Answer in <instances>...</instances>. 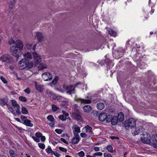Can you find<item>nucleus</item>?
Segmentation results:
<instances>
[{"label":"nucleus","instance_id":"obj_1","mask_svg":"<svg viewBox=\"0 0 157 157\" xmlns=\"http://www.w3.org/2000/svg\"><path fill=\"white\" fill-rule=\"evenodd\" d=\"M23 46V43L19 40L16 41V45H13L10 48V52L13 56L16 57H20L19 53Z\"/></svg>","mask_w":157,"mask_h":157},{"label":"nucleus","instance_id":"obj_2","mask_svg":"<svg viewBox=\"0 0 157 157\" xmlns=\"http://www.w3.org/2000/svg\"><path fill=\"white\" fill-rule=\"evenodd\" d=\"M18 66L20 69L22 70L25 69L27 67L31 68L33 66L32 63H29V61L26 59H23L18 62Z\"/></svg>","mask_w":157,"mask_h":157},{"label":"nucleus","instance_id":"obj_3","mask_svg":"<svg viewBox=\"0 0 157 157\" xmlns=\"http://www.w3.org/2000/svg\"><path fill=\"white\" fill-rule=\"evenodd\" d=\"M124 124L126 129H128L129 128L134 129L136 126V121L133 118H129L125 121Z\"/></svg>","mask_w":157,"mask_h":157},{"label":"nucleus","instance_id":"obj_4","mask_svg":"<svg viewBox=\"0 0 157 157\" xmlns=\"http://www.w3.org/2000/svg\"><path fill=\"white\" fill-rule=\"evenodd\" d=\"M75 86L74 85L70 84L67 86L64 84L63 85V88L66 91V93L69 94L71 95L75 93Z\"/></svg>","mask_w":157,"mask_h":157},{"label":"nucleus","instance_id":"obj_5","mask_svg":"<svg viewBox=\"0 0 157 157\" xmlns=\"http://www.w3.org/2000/svg\"><path fill=\"white\" fill-rule=\"evenodd\" d=\"M11 56L8 54H4L0 57V60L7 63H10L11 61Z\"/></svg>","mask_w":157,"mask_h":157},{"label":"nucleus","instance_id":"obj_6","mask_svg":"<svg viewBox=\"0 0 157 157\" xmlns=\"http://www.w3.org/2000/svg\"><path fill=\"white\" fill-rule=\"evenodd\" d=\"M42 77L45 81H50L52 78V75L48 72L44 73L42 75Z\"/></svg>","mask_w":157,"mask_h":157},{"label":"nucleus","instance_id":"obj_7","mask_svg":"<svg viewBox=\"0 0 157 157\" xmlns=\"http://www.w3.org/2000/svg\"><path fill=\"white\" fill-rule=\"evenodd\" d=\"M141 140L142 142L144 144H149L151 142L150 138L147 137V134L146 135L144 133L142 134Z\"/></svg>","mask_w":157,"mask_h":157},{"label":"nucleus","instance_id":"obj_8","mask_svg":"<svg viewBox=\"0 0 157 157\" xmlns=\"http://www.w3.org/2000/svg\"><path fill=\"white\" fill-rule=\"evenodd\" d=\"M74 136L71 140V143L73 144H77L80 140V136L78 133L74 132Z\"/></svg>","mask_w":157,"mask_h":157},{"label":"nucleus","instance_id":"obj_9","mask_svg":"<svg viewBox=\"0 0 157 157\" xmlns=\"http://www.w3.org/2000/svg\"><path fill=\"white\" fill-rule=\"evenodd\" d=\"M72 117L78 120H81V115L80 112L76 110L74 112L72 113Z\"/></svg>","mask_w":157,"mask_h":157},{"label":"nucleus","instance_id":"obj_10","mask_svg":"<svg viewBox=\"0 0 157 157\" xmlns=\"http://www.w3.org/2000/svg\"><path fill=\"white\" fill-rule=\"evenodd\" d=\"M11 102L13 107L17 109L16 110V113L18 114L21 113L20 111V107L19 105L17 104V102L14 100H12Z\"/></svg>","mask_w":157,"mask_h":157},{"label":"nucleus","instance_id":"obj_11","mask_svg":"<svg viewBox=\"0 0 157 157\" xmlns=\"http://www.w3.org/2000/svg\"><path fill=\"white\" fill-rule=\"evenodd\" d=\"M142 129V128L141 126L135 128H134V129L132 128V133L134 135H138L141 131Z\"/></svg>","mask_w":157,"mask_h":157},{"label":"nucleus","instance_id":"obj_12","mask_svg":"<svg viewBox=\"0 0 157 157\" xmlns=\"http://www.w3.org/2000/svg\"><path fill=\"white\" fill-rule=\"evenodd\" d=\"M33 57L34 58V62L36 64L39 63L41 61V58L40 56L36 53H33Z\"/></svg>","mask_w":157,"mask_h":157},{"label":"nucleus","instance_id":"obj_13","mask_svg":"<svg viewBox=\"0 0 157 157\" xmlns=\"http://www.w3.org/2000/svg\"><path fill=\"white\" fill-rule=\"evenodd\" d=\"M85 129L86 132L88 133L90 135H92L94 134L93 132V129L92 127L89 125H86L83 129Z\"/></svg>","mask_w":157,"mask_h":157},{"label":"nucleus","instance_id":"obj_14","mask_svg":"<svg viewBox=\"0 0 157 157\" xmlns=\"http://www.w3.org/2000/svg\"><path fill=\"white\" fill-rule=\"evenodd\" d=\"M106 113L104 112L100 113L98 117L99 120L101 121H105L106 118Z\"/></svg>","mask_w":157,"mask_h":157},{"label":"nucleus","instance_id":"obj_15","mask_svg":"<svg viewBox=\"0 0 157 157\" xmlns=\"http://www.w3.org/2000/svg\"><path fill=\"white\" fill-rule=\"evenodd\" d=\"M35 86L36 89L38 91L40 92H42L43 91V88L42 87L41 85L38 84L36 82H35Z\"/></svg>","mask_w":157,"mask_h":157},{"label":"nucleus","instance_id":"obj_16","mask_svg":"<svg viewBox=\"0 0 157 157\" xmlns=\"http://www.w3.org/2000/svg\"><path fill=\"white\" fill-rule=\"evenodd\" d=\"M36 36L39 41L40 42L44 40V36L41 33L37 32L36 33Z\"/></svg>","mask_w":157,"mask_h":157},{"label":"nucleus","instance_id":"obj_17","mask_svg":"<svg viewBox=\"0 0 157 157\" xmlns=\"http://www.w3.org/2000/svg\"><path fill=\"white\" fill-rule=\"evenodd\" d=\"M58 79L59 77L58 76H56L52 81L49 84V85L52 87L55 86L57 82Z\"/></svg>","mask_w":157,"mask_h":157},{"label":"nucleus","instance_id":"obj_18","mask_svg":"<svg viewBox=\"0 0 157 157\" xmlns=\"http://www.w3.org/2000/svg\"><path fill=\"white\" fill-rule=\"evenodd\" d=\"M47 67V66L44 63H40L38 66V69L39 70H41L44 69Z\"/></svg>","mask_w":157,"mask_h":157},{"label":"nucleus","instance_id":"obj_19","mask_svg":"<svg viewBox=\"0 0 157 157\" xmlns=\"http://www.w3.org/2000/svg\"><path fill=\"white\" fill-rule=\"evenodd\" d=\"M73 128H74V130L73 132H74L75 133H78L80 132V128L76 124H75L72 127Z\"/></svg>","mask_w":157,"mask_h":157},{"label":"nucleus","instance_id":"obj_20","mask_svg":"<svg viewBox=\"0 0 157 157\" xmlns=\"http://www.w3.org/2000/svg\"><path fill=\"white\" fill-rule=\"evenodd\" d=\"M84 111L85 112L88 113L91 110V107L89 105H86L83 107Z\"/></svg>","mask_w":157,"mask_h":157},{"label":"nucleus","instance_id":"obj_21","mask_svg":"<svg viewBox=\"0 0 157 157\" xmlns=\"http://www.w3.org/2000/svg\"><path fill=\"white\" fill-rule=\"evenodd\" d=\"M118 122V118L116 117H113L111 121V124L114 125L117 124Z\"/></svg>","mask_w":157,"mask_h":157},{"label":"nucleus","instance_id":"obj_22","mask_svg":"<svg viewBox=\"0 0 157 157\" xmlns=\"http://www.w3.org/2000/svg\"><path fill=\"white\" fill-rule=\"evenodd\" d=\"M104 104L102 102H99L98 103L97 105V107L98 109L99 110H102L104 108Z\"/></svg>","mask_w":157,"mask_h":157},{"label":"nucleus","instance_id":"obj_23","mask_svg":"<svg viewBox=\"0 0 157 157\" xmlns=\"http://www.w3.org/2000/svg\"><path fill=\"white\" fill-rule=\"evenodd\" d=\"M24 57L27 59H31L32 58V55L30 52H28L24 54Z\"/></svg>","mask_w":157,"mask_h":157},{"label":"nucleus","instance_id":"obj_24","mask_svg":"<svg viewBox=\"0 0 157 157\" xmlns=\"http://www.w3.org/2000/svg\"><path fill=\"white\" fill-rule=\"evenodd\" d=\"M118 118L119 119V121L120 122L122 121L124 119V114L122 112H120L118 114Z\"/></svg>","mask_w":157,"mask_h":157},{"label":"nucleus","instance_id":"obj_25","mask_svg":"<svg viewBox=\"0 0 157 157\" xmlns=\"http://www.w3.org/2000/svg\"><path fill=\"white\" fill-rule=\"evenodd\" d=\"M24 124L26 126L29 127H32L33 126V124L31 123L30 120L27 119L26 121L24 122Z\"/></svg>","mask_w":157,"mask_h":157},{"label":"nucleus","instance_id":"obj_26","mask_svg":"<svg viewBox=\"0 0 157 157\" xmlns=\"http://www.w3.org/2000/svg\"><path fill=\"white\" fill-rule=\"evenodd\" d=\"M113 117V116L110 115H109L107 116L106 115V122H111Z\"/></svg>","mask_w":157,"mask_h":157},{"label":"nucleus","instance_id":"obj_27","mask_svg":"<svg viewBox=\"0 0 157 157\" xmlns=\"http://www.w3.org/2000/svg\"><path fill=\"white\" fill-rule=\"evenodd\" d=\"M109 33L111 36H112L115 37L117 35L116 33L111 29H110L109 30Z\"/></svg>","mask_w":157,"mask_h":157},{"label":"nucleus","instance_id":"obj_28","mask_svg":"<svg viewBox=\"0 0 157 157\" xmlns=\"http://www.w3.org/2000/svg\"><path fill=\"white\" fill-rule=\"evenodd\" d=\"M0 105L2 106H4L5 105H8L7 103V101L6 100L1 99H0Z\"/></svg>","mask_w":157,"mask_h":157},{"label":"nucleus","instance_id":"obj_29","mask_svg":"<svg viewBox=\"0 0 157 157\" xmlns=\"http://www.w3.org/2000/svg\"><path fill=\"white\" fill-rule=\"evenodd\" d=\"M46 152L48 154H52L53 151H52L51 147L48 146V147L45 149Z\"/></svg>","mask_w":157,"mask_h":157},{"label":"nucleus","instance_id":"obj_30","mask_svg":"<svg viewBox=\"0 0 157 157\" xmlns=\"http://www.w3.org/2000/svg\"><path fill=\"white\" fill-rule=\"evenodd\" d=\"M79 100L82 103H90L91 101L90 100L85 99H79Z\"/></svg>","mask_w":157,"mask_h":157},{"label":"nucleus","instance_id":"obj_31","mask_svg":"<svg viewBox=\"0 0 157 157\" xmlns=\"http://www.w3.org/2000/svg\"><path fill=\"white\" fill-rule=\"evenodd\" d=\"M21 112L22 113L24 114H26L28 113V111L27 109L24 107H22L21 108Z\"/></svg>","mask_w":157,"mask_h":157},{"label":"nucleus","instance_id":"obj_32","mask_svg":"<svg viewBox=\"0 0 157 157\" xmlns=\"http://www.w3.org/2000/svg\"><path fill=\"white\" fill-rule=\"evenodd\" d=\"M47 94L50 97H52L53 98V97L55 96V95L52 92L50 91H47Z\"/></svg>","mask_w":157,"mask_h":157},{"label":"nucleus","instance_id":"obj_33","mask_svg":"<svg viewBox=\"0 0 157 157\" xmlns=\"http://www.w3.org/2000/svg\"><path fill=\"white\" fill-rule=\"evenodd\" d=\"M52 110L53 112H56L59 109V108L54 105H52Z\"/></svg>","mask_w":157,"mask_h":157},{"label":"nucleus","instance_id":"obj_34","mask_svg":"<svg viewBox=\"0 0 157 157\" xmlns=\"http://www.w3.org/2000/svg\"><path fill=\"white\" fill-rule=\"evenodd\" d=\"M106 149L108 151L111 153L113 152V147L111 145H108L106 147Z\"/></svg>","mask_w":157,"mask_h":157},{"label":"nucleus","instance_id":"obj_35","mask_svg":"<svg viewBox=\"0 0 157 157\" xmlns=\"http://www.w3.org/2000/svg\"><path fill=\"white\" fill-rule=\"evenodd\" d=\"M47 119L50 121H53L54 120V118L52 115L48 116L47 117Z\"/></svg>","mask_w":157,"mask_h":157},{"label":"nucleus","instance_id":"obj_36","mask_svg":"<svg viewBox=\"0 0 157 157\" xmlns=\"http://www.w3.org/2000/svg\"><path fill=\"white\" fill-rule=\"evenodd\" d=\"M7 107H8V109L10 110L11 112L13 113V114H15V112L14 110L11 107H10V106H9V105H7Z\"/></svg>","mask_w":157,"mask_h":157},{"label":"nucleus","instance_id":"obj_37","mask_svg":"<svg viewBox=\"0 0 157 157\" xmlns=\"http://www.w3.org/2000/svg\"><path fill=\"white\" fill-rule=\"evenodd\" d=\"M19 99L20 101H22L26 102L27 101L26 98L24 96H20L19 97Z\"/></svg>","mask_w":157,"mask_h":157},{"label":"nucleus","instance_id":"obj_38","mask_svg":"<svg viewBox=\"0 0 157 157\" xmlns=\"http://www.w3.org/2000/svg\"><path fill=\"white\" fill-rule=\"evenodd\" d=\"M58 118L59 119L63 121H65L66 119V117H64L63 115H59Z\"/></svg>","mask_w":157,"mask_h":157},{"label":"nucleus","instance_id":"obj_39","mask_svg":"<svg viewBox=\"0 0 157 157\" xmlns=\"http://www.w3.org/2000/svg\"><path fill=\"white\" fill-rule=\"evenodd\" d=\"M9 153L11 157H14L16 155V154L14 153V151L13 150H10L9 151Z\"/></svg>","mask_w":157,"mask_h":157},{"label":"nucleus","instance_id":"obj_40","mask_svg":"<svg viewBox=\"0 0 157 157\" xmlns=\"http://www.w3.org/2000/svg\"><path fill=\"white\" fill-rule=\"evenodd\" d=\"M102 153L101 152H96L93 155V156L95 157L96 156H101L102 155Z\"/></svg>","mask_w":157,"mask_h":157},{"label":"nucleus","instance_id":"obj_41","mask_svg":"<svg viewBox=\"0 0 157 157\" xmlns=\"http://www.w3.org/2000/svg\"><path fill=\"white\" fill-rule=\"evenodd\" d=\"M38 145L40 148L42 149H44L45 148V145L44 144L38 143Z\"/></svg>","mask_w":157,"mask_h":157},{"label":"nucleus","instance_id":"obj_42","mask_svg":"<svg viewBox=\"0 0 157 157\" xmlns=\"http://www.w3.org/2000/svg\"><path fill=\"white\" fill-rule=\"evenodd\" d=\"M0 78L4 83L7 84V81L3 76H1L0 77Z\"/></svg>","mask_w":157,"mask_h":157},{"label":"nucleus","instance_id":"obj_43","mask_svg":"<svg viewBox=\"0 0 157 157\" xmlns=\"http://www.w3.org/2000/svg\"><path fill=\"white\" fill-rule=\"evenodd\" d=\"M59 149L61 151L64 152H66L67 151V150L66 148L63 147H59Z\"/></svg>","mask_w":157,"mask_h":157},{"label":"nucleus","instance_id":"obj_44","mask_svg":"<svg viewBox=\"0 0 157 157\" xmlns=\"http://www.w3.org/2000/svg\"><path fill=\"white\" fill-rule=\"evenodd\" d=\"M52 154H54L56 157H59L60 156V155L58 153L57 151H53Z\"/></svg>","mask_w":157,"mask_h":157},{"label":"nucleus","instance_id":"obj_45","mask_svg":"<svg viewBox=\"0 0 157 157\" xmlns=\"http://www.w3.org/2000/svg\"><path fill=\"white\" fill-rule=\"evenodd\" d=\"M20 118L22 121L24 123L27 120V117L23 116H21Z\"/></svg>","mask_w":157,"mask_h":157},{"label":"nucleus","instance_id":"obj_46","mask_svg":"<svg viewBox=\"0 0 157 157\" xmlns=\"http://www.w3.org/2000/svg\"><path fill=\"white\" fill-rule=\"evenodd\" d=\"M42 135V134L39 132H36L35 134L36 137L38 138H40Z\"/></svg>","mask_w":157,"mask_h":157},{"label":"nucleus","instance_id":"obj_47","mask_svg":"<svg viewBox=\"0 0 157 157\" xmlns=\"http://www.w3.org/2000/svg\"><path fill=\"white\" fill-rule=\"evenodd\" d=\"M32 138L36 142H39L40 141V140L39 138L35 137L34 136H32Z\"/></svg>","mask_w":157,"mask_h":157},{"label":"nucleus","instance_id":"obj_48","mask_svg":"<svg viewBox=\"0 0 157 157\" xmlns=\"http://www.w3.org/2000/svg\"><path fill=\"white\" fill-rule=\"evenodd\" d=\"M32 44H27L26 45V48L28 49H30L31 48Z\"/></svg>","mask_w":157,"mask_h":157},{"label":"nucleus","instance_id":"obj_49","mask_svg":"<svg viewBox=\"0 0 157 157\" xmlns=\"http://www.w3.org/2000/svg\"><path fill=\"white\" fill-rule=\"evenodd\" d=\"M78 154L79 156L81 157H83L84 156L85 153L83 151H81L78 153Z\"/></svg>","mask_w":157,"mask_h":157},{"label":"nucleus","instance_id":"obj_50","mask_svg":"<svg viewBox=\"0 0 157 157\" xmlns=\"http://www.w3.org/2000/svg\"><path fill=\"white\" fill-rule=\"evenodd\" d=\"M55 132L59 134H61L62 132V131L60 129H56L55 130Z\"/></svg>","mask_w":157,"mask_h":157},{"label":"nucleus","instance_id":"obj_51","mask_svg":"<svg viewBox=\"0 0 157 157\" xmlns=\"http://www.w3.org/2000/svg\"><path fill=\"white\" fill-rule=\"evenodd\" d=\"M80 135L82 138H85L87 136V135L85 133H81Z\"/></svg>","mask_w":157,"mask_h":157},{"label":"nucleus","instance_id":"obj_52","mask_svg":"<svg viewBox=\"0 0 157 157\" xmlns=\"http://www.w3.org/2000/svg\"><path fill=\"white\" fill-rule=\"evenodd\" d=\"M24 92L27 93V94H29L30 93V90L29 88H28L24 90Z\"/></svg>","mask_w":157,"mask_h":157},{"label":"nucleus","instance_id":"obj_53","mask_svg":"<svg viewBox=\"0 0 157 157\" xmlns=\"http://www.w3.org/2000/svg\"><path fill=\"white\" fill-rule=\"evenodd\" d=\"M104 157H113L111 155L106 153L104 154Z\"/></svg>","mask_w":157,"mask_h":157},{"label":"nucleus","instance_id":"obj_54","mask_svg":"<svg viewBox=\"0 0 157 157\" xmlns=\"http://www.w3.org/2000/svg\"><path fill=\"white\" fill-rule=\"evenodd\" d=\"M60 140L61 141L63 142L64 143H65L66 144H68V143L64 139L61 138H60Z\"/></svg>","mask_w":157,"mask_h":157},{"label":"nucleus","instance_id":"obj_55","mask_svg":"<svg viewBox=\"0 0 157 157\" xmlns=\"http://www.w3.org/2000/svg\"><path fill=\"white\" fill-rule=\"evenodd\" d=\"M49 124L50 127H53L55 125V123L54 121H52L49 123Z\"/></svg>","mask_w":157,"mask_h":157},{"label":"nucleus","instance_id":"obj_56","mask_svg":"<svg viewBox=\"0 0 157 157\" xmlns=\"http://www.w3.org/2000/svg\"><path fill=\"white\" fill-rule=\"evenodd\" d=\"M62 112L63 114L66 116L65 117H68L69 116V114L65 111L63 110H62Z\"/></svg>","mask_w":157,"mask_h":157},{"label":"nucleus","instance_id":"obj_57","mask_svg":"<svg viewBox=\"0 0 157 157\" xmlns=\"http://www.w3.org/2000/svg\"><path fill=\"white\" fill-rule=\"evenodd\" d=\"M41 140L42 142H44L46 139L45 137L43 136H42L40 137Z\"/></svg>","mask_w":157,"mask_h":157},{"label":"nucleus","instance_id":"obj_58","mask_svg":"<svg viewBox=\"0 0 157 157\" xmlns=\"http://www.w3.org/2000/svg\"><path fill=\"white\" fill-rule=\"evenodd\" d=\"M16 41L15 42L13 40H11L10 41H9V43L10 44H15V45H16Z\"/></svg>","mask_w":157,"mask_h":157},{"label":"nucleus","instance_id":"obj_59","mask_svg":"<svg viewBox=\"0 0 157 157\" xmlns=\"http://www.w3.org/2000/svg\"><path fill=\"white\" fill-rule=\"evenodd\" d=\"M12 7H10V8L9 9V10L8 11V10H7L6 11V13L7 14H8V15H9V13H10L11 12H12Z\"/></svg>","mask_w":157,"mask_h":157},{"label":"nucleus","instance_id":"obj_60","mask_svg":"<svg viewBox=\"0 0 157 157\" xmlns=\"http://www.w3.org/2000/svg\"><path fill=\"white\" fill-rule=\"evenodd\" d=\"M94 150L95 151H98L100 150V148L99 147H95L94 148Z\"/></svg>","mask_w":157,"mask_h":157},{"label":"nucleus","instance_id":"obj_61","mask_svg":"<svg viewBox=\"0 0 157 157\" xmlns=\"http://www.w3.org/2000/svg\"><path fill=\"white\" fill-rule=\"evenodd\" d=\"M153 140L157 142V135H155L153 136Z\"/></svg>","mask_w":157,"mask_h":157},{"label":"nucleus","instance_id":"obj_62","mask_svg":"<svg viewBox=\"0 0 157 157\" xmlns=\"http://www.w3.org/2000/svg\"><path fill=\"white\" fill-rule=\"evenodd\" d=\"M14 74L16 75V77L17 78V79H21V78H19L18 77V75H17V73H16V72H14Z\"/></svg>","mask_w":157,"mask_h":157},{"label":"nucleus","instance_id":"obj_63","mask_svg":"<svg viewBox=\"0 0 157 157\" xmlns=\"http://www.w3.org/2000/svg\"><path fill=\"white\" fill-rule=\"evenodd\" d=\"M59 98H60V97H57L56 96V95H55V96L53 97V98H54L55 99H57V100H59Z\"/></svg>","mask_w":157,"mask_h":157},{"label":"nucleus","instance_id":"obj_64","mask_svg":"<svg viewBox=\"0 0 157 157\" xmlns=\"http://www.w3.org/2000/svg\"><path fill=\"white\" fill-rule=\"evenodd\" d=\"M81 84V82H78L76 83L75 86H75V87L77 86L78 85Z\"/></svg>","mask_w":157,"mask_h":157}]
</instances>
